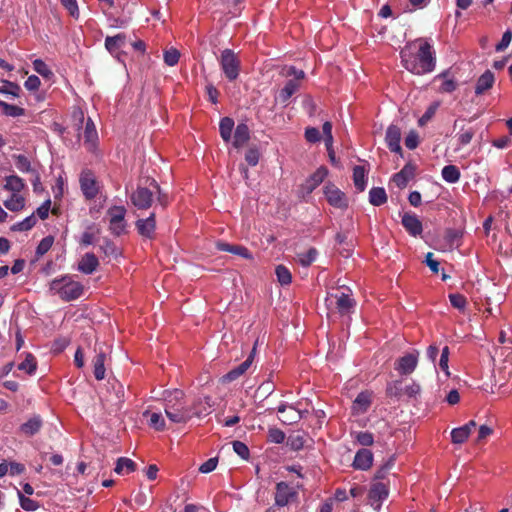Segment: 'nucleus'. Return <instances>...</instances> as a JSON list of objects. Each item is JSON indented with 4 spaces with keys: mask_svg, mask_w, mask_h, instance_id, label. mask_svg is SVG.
Instances as JSON below:
<instances>
[{
    "mask_svg": "<svg viewBox=\"0 0 512 512\" xmlns=\"http://www.w3.org/2000/svg\"><path fill=\"white\" fill-rule=\"evenodd\" d=\"M386 144L391 152L402 155V148L400 146L401 141V129L396 125H390L386 130L385 135Z\"/></svg>",
    "mask_w": 512,
    "mask_h": 512,
    "instance_id": "obj_15",
    "label": "nucleus"
},
{
    "mask_svg": "<svg viewBox=\"0 0 512 512\" xmlns=\"http://www.w3.org/2000/svg\"><path fill=\"white\" fill-rule=\"evenodd\" d=\"M49 290L57 294L64 301L76 300L83 294V285L74 281L70 276L53 279L49 284Z\"/></svg>",
    "mask_w": 512,
    "mask_h": 512,
    "instance_id": "obj_3",
    "label": "nucleus"
},
{
    "mask_svg": "<svg viewBox=\"0 0 512 512\" xmlns=\"http://www.w3.org/2000/svg\"><path fill=\"white\" fill-rule=\"evenodd\" d=\"M495 82L494 73L486 70L478 79L475 86V94L482 95L487 90L491 89Z\"/></svg>",
    "mask_w": 512,
    "mask_h": 512,
    "instance_id": "obj_24",
    "label": "nucleus"
},
{
    "mask_svg": "<svg viewBox=\"0 0 512 512\" xmlns=\"http://www.w3.org/2000/svg\"><path fill=\"white\" fill-rule=\"evenodd\" d=\"M33 69L46 79H51L54 76L52 70L48 65L41 59H35L33 61Z\"/></svg>",
    "mask_w": 512,
    "mask_h": 512,
    "instance_id": "obj_43",
    "label": "nucleus"
},
{
    "mask_svg": "<svg viewBox=\"0 0 512 512\" xmlns=\"http://www.w3.org/2000/svg\"><path fill=\"white\" fill-rule=\"evenodd\" d=\"M356 305L355 300L348 294L341 293L337 296L336 308L341 315H347L352 312Z\"/></svg>",
    "mask_w": 512,
    "mask_h": 512,
    "instance_id": "obj_25",
    "label": "nucleus"
},
{
    "mask_svg": "<svg viewBox=\"0 0 512 512\" xmlns=\"http://www.w3.org/2000/svg\"><path fill=\"white\" fill-rule=\"evenodd\" d=\"M317 255H318L317 250L312 247L306 252L297 254L298 262L302 266L308 267L316 260Z\"/></svg>",
    "mask_w": 512,
    "mask_h": 512,
    "instance_id": "obj_39",
    "label": "nucleus"
},
{
    "mask_svg": "<svg viewBox=\"0 0 512 512\" xmlns=\"http://www.w3.org/2000/svg\"><path fill=\"white\" fill-rule=\"evenodd\" d=\"M389 495V489L387 485L380 481H375L371 484L368 500L369 504L373 507L374 510H380L382 506V502L387 499Z\"/></svg>",
    "mask_w": 512,
    "mask_h": 512,
    "instance_id": "obj_10",
    "label": "nucleus"
},
{
    "mask_svg": "<svg viewBox=\"0 0 512 512\" xmlns=\"http://www.w3.org/2000/svg\"><path fill=\"white\" fill-rule=\"evenodd\" d=\"M400 57L404 68L415 75L430 73L436 66L435 52L430 43L423 39L405 45Z\"/></svg>",
    "mask_w": 512,
    "mask_h": 512,
    "instance_id": "obj_1",
    "label": "nucleus"
},
{
    "mask_svg": "<svg viewBox=\"0 0 512 512\" xmlns=\"http://www.w3.org/2000/svg\"><path fill=\"white\" fill-rule=\"evenodd\" d=\"M277 279L281 285H288L292 281L291 272L284 265H278L275 269Z\"/></svg>",
    "mask_w": 512,
    "mask_h": 512,
    "instance_id": "obj_46",
    "label": "nucleus"
},
{
    "mask_svg": "<svg viewBox=\"0 0 512 512\" xmlns=\"http://www.w3.org/2000/svg\"><path fill=\"white\" fill-rule=\"evenodd\" d=\"M298 497L297 491L288 483L281 481L275 487V506L284 507L294 502Z\"/></svg>",
    "mask_w": 512,
    "mask_h": 512,
    "instance_id": "obj_7",
    "label": "nucleus"
},
{
    "mask_svg": "<svg viewBox=\"0 0 512 512\" xmlns=\"http://www.w3.org/2000/svg\"><path fill=\"white\" fill-rule=\"evenodd\" d=\"M17 493L22 509L26 511H35L38 509L39 505L36 501L25 497L20 491H17Z\"/></svg>",
    "mask_w": 512,
    "mask_h": 512,
    "instance_id": "obj_55",
    "label": "nucleus"
},
{
    "mask_svg": "<svg viewBox=\"0 0 512 512\" xmlns=\"http://www.w3.org/2000/svg\"><path fill=\"white\" fill-rule=\"evenodd\" d=\"M36 222H37V220L35 218V215L32 214V215L26 217L24 220L13 224L11 226V230L15 231V232L16 231H28L35 226Z\"/></svg>",
    "mask_w": 512,
    "mask_h": 512,
    "instance_id": "obj_40",
    "label": "nucleus"
},
{
    "mask_svg": "<svg viewBox=\"0 0 512 512\" xmlns=\"http://www.w3.org/2000/svg\"><path fill=\"white\" fill-rule=\"evenodd\" d=\"M394 466V459L390 458L384 465H382L375 473L374 480H382L389 473Z\"/></svg>",
    "mask_w": 512,
    "mask_h": 512,
    "instance_id": "obj_61",
    "label": "nucleus"
},
{
    "mask_svg": "<svg viewBox=\"0 0 512 512\" xmlns=\"http://www.w3.org/2000/svg\"><path fill=\"white\" fill-rule=\"evenodd\" d=\"M268 440L275 444H281L285 440V433L278 428H271L268 432Z\"/></svg>",
    "mask_w": 512,
    "mask_h": 512,
    "instance_id": "obj_60",
    "label": "nucleus"
},
{
    "mask_svg": "<svg viewBox=\"0 0 512 512\" xmlns=\"http://www.w3.org/2000/svg\"><path fill=\"white\" fill-rule=\"evenodd\" d=\"M211 413L210 398L197 399L190 404V420L193 417L202 418Z\"/></svg>",
    "mask_w": 512,
    "mask_h": 512,
    "instance_id": "obj_18",
    "label": "nucleus"
},
{
    "mask_svg": "<svg viewBox=\"0 0 512 512\" xmlns=\"http://www.w3.org/2000/svg\"><path fill=\"white\" fill-rule=\"evenodd\" d=\"M256 346L257 341L254 343V346L247 359L241 364H239L237 367L231 369L226 375H224V381L232 382L247 372V370L251 367L254 361V357L256 354Z\"/></svg>",
    "mask_w": 512,
    "mask_h": 512,
    "instance_id": "obj_11",
    "label": "nucleus"
},
{
    "mask_svg": "<svg viewBox=\"0 0 512 512\" xmlns=\"http://www.w3.org/2000/svg\"><path fill=\"white\" fill-rule=\"evenodd\" d=\"M474 135H475V131L472 128H469L467 130H462L457 136L459 145L460 146L468 145L472 141Z\"/></svg>",
    "mask_w": 512,
    "mask_h": 512,
    "instance_id": "obj_62",
    "label": "nucleus"
},
{
    "mask_svg": "<svg viewBox=\"0 0 512 512\" xmlns=\"http://www.w3.org/2000/svg\"><path fill=\"white\" fill-rule=\"evenodd\" d=\"M15 160V166L16 168L21 172H30L31 169V162L30 160L23 154H18L13 156Z\"/></svg>",
    "mask_w": 512,
    "mask_h": 512,
    "instance_id": "obj_51",
    "label": "nucleus"
},
{
    "mask_svg": "<svg viewBox=\"0 0 512 512\" xmlns=\"http://www.w3.org/2000/svg\"><path fill=\"white\" fill-rule=\"evenodd\" d=\"M371 404V394L369 392H360L354 400V407L359 406L362 412H365Z\"/></svg>",
    "mask_w": 512,
    "mask_h": 512,
    "instance_id": "obj_49",
    "label": "nucleus"
},
{
    "mask_svg": "<svg viewBox=\"0 0 512 512\" xmlns=\"http://www.w3.org/2000/svg\"><path fill=\"white\" fill-rule=\"evenodd\" d=\"M233 450L238 456H240L244 460H247L250 456L249 448L245 443L241 441L233 442Z\"/></svg>",
    "mask_w": 512,
    "mask_h": 512,
    "instance_id": "obj_59",
    "label": "nucleus"
},
{
    "mask_svg": "<svg viewBox=\"0 0 512 512\" xmlns=\"http://www.w3.org/2000/svg\"><path fill=\"white\" fill-rule=\"evenodd\" d=\"M100 248L106 256L117 257V255L119 254L118 248L116 247L114 242H112L109 239H105L103 245H101Z\"/></svg>",
    "mask_w": 512,
    "mask_h": 512,
    "instance_id": "obj_63",
    "label": "nucleus"
},
{
    "mask_svg": "<svg viewBox=\"0 0 512 512\" xmlns=\"http://www.w3.org/2000/svg\"><path fill=\"white\" fill-rule=\"evenodd\" d=\"M136 470V463L127 457H120L117 459L114 471L117 474H129Z\"/></svg>",
    "mask_w": 512,
    "mask_h": 512,
    "instance_id": "obj_31",
    "label": "nucleus"
},
{
    "mask_svg": "<svg viewBox=\"0 0 512 512\" xmlns=\"http://www.w3.org/2000/svg\"><path fill=\"white\" fill-rule=\"evenodd\" d=\"M372 464L373 453L367 448H362L357 451L352 466L354 469L366 471L371 468Z\"/></svg>",
    "mask_w": 512,
    "mask_h": 512,
    "instance_id": "obj_17",
    "label": "nucleus"
},
{
    "mask_svg": "<svg viewBox=\"0 0 512 512\" xmlns=\"http://www.w3.org/2000/svg\"><path fill=\"white\" fill-rule=\"evenodd\" d=\"M164 411L170 422L186 424L190 421V404L182 390H166L163 392Z\"/></svg>",
    "mask_w": 512,
    "mask_h": 512,
    "instance_id": "obj_2",
    "label": "nucleus"
},
{
    "mask_svg": "<svg viewBox=\"0 0 512 512\" xmlns=\"http://www.w3.org/2000/svg\"><path fill=\"white\" fill-rule=\"evenodd\" d=\"M80 188L86 199H94L98 192L99 187L97 180L91 170H83L79 178Z\"/></svg>",
    "mask_w": 512,
    "mask_h": 512,
    "instance_id": "obj_8",
    "label": "nucleus"
},
{
    "mask_svg": "<svg viewBox=\"0 0 512 512\" xmlns=\"http://www.w3.org/2000/svg\"><path fill=\"white\" fill-rule=\"evenodd\" d=\"M97 138H98V135H97L95 125H94L92 119L88 118L86 121L85 130H84L85 143H89V144L93 145Z\"/></svg>",
    "mask_w": 512,
    "mask_h": 512,
    "instance_id": "obj_44",
    "label": "nucleus"
},
{
    "mask_svg": "<svg viewBox=\"0 0 512 512\" xmlns=\"http://www.w3.org/2000/svg\"><path fill=\"white\" fill-rule=\"evenodd\" d=\"M306 442L305 433H295L289 435L287 439V446L293 451H299L303 449Z\"/></svg>",
    "mask_w": 512,
    "mask_h": 512,
    "instance_id": "obj_35",
    "label": "nucleus"
},
{
    "mask_svg": "<svg viewBox=\"0 0 512 512\" xmlns=\"http://www.w3.org/2000/svg\"><path fill=\"white\" fill-rule=\"evenodd\" d=\"M54 242V238L52 236L44 237L37 246L36 254L38 256H43L46 254L52 247Z\"/></svg>",
    "mask_w": 512,
    "mask_h": 512,
    "instance_id": "obj_53",
    "label": "nucleus"
},
{
    "mask_svg": "<svg viewBox=\"0 0 512 512\" xmlns=\"http://www.w3.org/2000/svg\"><path fill=\"white\" fill-rule=\"evenodd\" d=\"M449 300L451 305L458 310H464L467 305L466 297L459 293L450 294Z\"/></svg>",
    "mask_w": 512,
    "mask_h": 512,
    "instance_id": "obj_54",
    "label": "nucleus"
},
{
    "mask_svg": "<svg viewBox=\"0 0 512 512\" xmlns=\"http://www.w3.org/2000/svg\"><path fill=\"white\" fill-rule=\"evenodd\" d=\"M299 89V82L296 80H288L285 86L280 90L278 99L281 103H287L293 94Z\"/></svg>",
    "mask_w": 512,
    "mask_h": 512,
    "instance_id": "obj_30",
    "label": "nucleus"
},
{
    "mask_svg": "<svg viewBox=\"0 0 512 512\" xmlns=\"http://www.w3.org/2000/svg\"><path fill=\"white\" fill-rule=\"evenodd\" d=\"M135 226L137 232L145 238L152 239L154 238L155 229H156V218L155 213H151L145 219H138L135 222Z\"/></svg>",
    "mask_w": 512,
    "mask_h": 512,
    "instance_id": "obj_14",
    "label": "nucleus"
},
{
    "mask_svg": "<svg viewBox=\"0 0 512 512\" xmlns=\"http://www.w3.org/2000/svg\"><path fill=\"white\" fill-rule=\"evenodd\" d=\"M328 169L320 166L302 185L301 189L306 193H312L326 178Z\"/></svg>",
    "mask_w": 512,
    "mask_h": 512,
    "instance_id": "obj_12",
    "label": "nucleus"
},
{
    "mask_svg": "<svg viewBox=\"0 0 512 512\" xmlns=\"http://www.w3.org/2000/svg\"><path fill=\"white\" fill-rule=\"evenodd\" d=\"M216 247L219 251L228 252L234 255L241 256L245 259H252L250 251L242 245L229 244L223 241L216 243Z\"/></svg>",
    "mask_w": 512,
    "mask_h": 512,
    "instance_id": "obj_23",
    "label": "nucleus"
},
{
    "mask_svg": "<svg viewBox=\"0 0 512 512\" xmlns=\"http://www.w3.org/2000/svg\"><path fill=\"white\" fill-rule=\"evenodd\" d=\"M260 153L256 147L249 148L245 154V160L250 166H256L259 162Z\"/></svg>",
    "mask_w": 512,
    "mask_h": 512,
    "instance_id": "obj_64",
    "label": "nucleus"
},
{
    "mask_svg": "<svg viewBox=\"0 0 512 512\" xmlns=\"http://www.w3.org/2000/svg\"><path fill=\"white\" fill-rule=\"evenodd\" d=\"M369 202L373 206H381L387 202V194L382 187H373L369 191Z\"/></svg>",
    "mask_w": 512,
    "mask_h": 512,
    "instance_id": "obj_32",
    "label": "nucleus"
},
{
    "mask_svg": "<svg viewBox=\"0 0 512 512\" xmlns=\"http://www.w3.org/2000/svg\"><path fill=\"white\" fill-rule=\"evenodd\" d=\"M149 426L156 431H163L166 428L165 420L161 413H151L149 419Z\"/></svg>",
    "mask_w": 512,
    "mask_h": 512,
    "instance_id": "obj_50",
    "label": "nucleus"
},
{
    "mask_svg": "<svg viewBox=\"0 0 512 512\" xmlns=\"http://www.w3.org/2000/svg\"><path fill=\"white\" fill-rule=\"evenodd\" d=\"M402 225L406 231L416 237L422 233V223L414 214L405 213L402 217Z\"/></svg>",
    "mask_w": 512,
    "mask_h": 512,
    "instance_id": "obj_20",
    "label": "nucleus"
},
{
    "mask_svg": "<svg viewBox=\"0 0 512 512\" xmlns=\"http://www.w3.org/2000/svg\"><path fill=\"white\" fill-rule=\"evenodd\" d=\"M150 187L154 188V195L155 194L157 195L158 203L161 206L166 207L169 203L168 195L162 191V189H161L160 185L157 183V181L154 179H151Z\"/></svg>",
    "mask_w": 512,
    "mask_h": 512,
    "instance_id": "obj_48",
    "label": "nucleus"
},
{
    "mask_svg": "<svg viewBox=\"0 0 512 512\" xmlns=\"http://www.w3.org/2000/svg\"><path fill=\"white\" fill-rule=\"evenodd\" d=\"M249 139H250L249 127L244 123L238 124L236 126L235 133H234L233 146L237 149L241 148L245 143L248 142Z\"/></svg>",
    "mask_w": 512,
    "mask_h": 512,
    "instance_id": "obj_26",
    "label": "nucleus"
},
{
    "mask_svg": "<svg viewBox=\"0 0 512 512\" xmlns=\"http://www.w3.org/2000/svg\"><path fill=\"white\" fill-rule=\"evenodd\" d=\"M367 171L364 166L357 165L353 169V183L359 192H363L366 188Z\"/></svg>",
    "mask_w": 512,
    "mask_h": 512,
    "instance_id": "obj_29",
    "label": "nucleus"
},
{
    "mask_svg": "<svg viewBox=\"0 0 512 512\" xmlns=\"http://www.w3.org/2000/svg\"><path fill=\"white\" fill-rule=\"evenodd\" d=\"M4 85L0 86L1 94L12 95L13 97H19L21 92V87L15 83L8 80L3 81Z\"/></svg>",
    "mask_w": 512,
    "mask_h": 512,
    "instance_id": "obj_45",
    "label": "nucleus"
},
{
    "mask_svg": "<svg viewBox=\"0 0 512 512\" xmlns=\"http://www.w3.org/2000/svg\"><path fill=\"white\" fill-rule=\"evenodd\" d=\"M126 35L119 33L115 36H107L105 38V48L111 53H115L119 48L125 45Z\"/></svg>",
    "mask_w": 512,
    "mask_h": 512,
    "instance_id": "obj_28",
    "label": "nucleus"
},
{
    "mask_svg": "<svg viewBox=\"0 0 512 512\" xmlns=\"http://www.w3.org/2000/svg\"><path fill=\"white\" fill-rule=\"evenodd\" d=\"M180 58V53L177 49L171 48L164 52V62L168 66H174L178 63Z\"/></svg>",
    "mask_w": 512,
    "mask_h": 512,
    "instance_id": "obj_57",
    "label": "nucleus"
},
{
    "mask_svg": "<svg viewBox=\"0 0 512 512\" xmlns=\"http://www.w3.org/2000/svg\"><path fill=\"white\" fill-rule=\"evenodd\" d=\"M4 206L13 212L20 211L25 206V199L19 194H12L10 199L6 200L4 202Z\"/></svg>",
    "mask_w": 512,
    "mask_h": 512,
    "instance_id": "obj_37",
    "label": "nucleus"
},
{
    "mask_svg": "<svg viewBox=\"0 0 512 512\" xmlns=\"http://www.w3.org/2000/svg\"><path fill=\"white\" fill-rule=\"evenodd\" d=\"M37 368V361L33 354L27 353L25 359L18 365V369L32 375Z\"/></svg>",
    "mask_w": 512,
    "mask_h": 512,
    "instance_id": "obj_38",
    "label": "nucleus"
},
{
    "mask_svg": "<svg viewBox=\"0 0 512 512\" xmlns=\"http://www.w3.org/2000/svg\"><path fill=\"white\" fill-rule=\"evenodd\" d=\"M324 195L327 202L334 208L346 209L348 207V199L345 193L333 183H327L324 186Z\"/></svg>",
    "mask_w": 512,
    "mask_h": 512,
    "instance_id": "obj_9",
    "label": "nucleus"
},
{
    "mask_svg": "<svg viewBox=\"0 0 512 512\" xmlns=\"http://www.w3.org/2000/svg\"><path fill=\"white\" fill-rule=\"evenodd\" d=\"M99 266L98 258L94 253H86L78 262V270L84 274H92Z\"/></svg>",
    "mask_w": 512,
    "mask_h": 512,
    "instance_id": "obj_22",
    "label": "nucleus"
},
{
    "mask_svg": "<svg viewBox=\"0 0 512 512\" xmlns=\"http://www.w3.org/2000/svg\"><path fill=\"white\" fill-rule=\"evenodd\" d=\"M0 108L6 116L19 117L24 115L25 110L19 106L8 104L3 100H0Z\"/></svg>",
    "mask_w": 512,
    "mask_h": 512,
    "instance_id": "obj_41",
    "label": "nucleus"
},
{
    "mask_svg": "<svg viewBox=\"0 0 512 512\" xmlns=\"http://www.w3.org/2000/svg\"><path fill=\"white\" fill-rule=\"evenodd\" d=\"M417 364L418 354L408 353L397 360L395 370L402 375H409L416 369Z\"/></svg>",
    "mask_w": 512,
    "mask_h": 512,
    "instance_id": "obj_13",
    "label": "nucleus"
},
{
    "mask_svg": "<svg viewBox=\"0 0 512 512\" xmlns=\"http://www.w3.org/2000/svg\"><path fill=\"white\" fill-rule=\"evenodd\" d=\"M95 356L92 360L93 364V374L97 380H102L105 378V361H106V353L102 349L101 346L94 347Z\"/></svg>",
    "mask_w": 512,
    "mask_h": 512,
    "instance_id": "obj_16",
    "label": "nucleus"
},
{
    "mask_svg": "<svg viewBox=\"0 0 512 512\" xmlns=\"http://www.w3.org/2000/svg\"><path fill=\"white\" fill-rule=\"evenodd\" d=\"M220 66L229 81H234L240 73L241 61L231 49H224L220 57Z\"/></svg>",
    "mask_w": 512,
    "mask_h": 512,
    "instance_id": "obj_4",
    "label": "nucleus"
},
{
    "mask_svg": "<svg viewBox=\"0 0 512 512\" xmlns=\"http://www.w3.org/2000/svg\"><path fill=\"white\" fill-rule=\"evenodd\" d=\"M62 6L68 11L69 15L74 19H78L80 12L77 0H60Z\"/></svg>",
    "mask_w": 512,
    "mask_h": 512,
    "instance_id": "obj_52",
    "label": "nucleus"
},
{
    "mask_svg": "<svg viewBox=\"0 0 512 512\" xmlns=\"http://www.w3.org/2000/svg\"><path fill=\"white\" fill-rule=\"evenodd\" d=\"M460 175V170L455 165H447L442 169V177L448 183L458 182Z\"/></svg>",
    "mask_w": 512,
    "mask_h": 512,
    "instance_id": "obj_36",
    "label": "nucleus"
},
{
    "mask_svg": "<svg viewBox=\"0 0 512 512\" xmlns=\"http://www.w3.org/2000/svg\"><path fill=\"white\" fill-rule=\"evenodd\" d=\"M357 442L362 446H371L374 443V436L371 432L361 431L356 434Z\"/></svg>",
    "mask_w": 512,
    "mask_h": 512,
    "instance_id": "obj_58",
    "label": "nucleus"
},
{
    "mask_svg": "<svg viewBox=\"0 0 512 512\" xmlns=\"http://www.w3.org/2000/svg\"><path fill=\"white\" fill-rule=\"evenodd\" d=\"M108 387L114 392L115 403L121 404L124 402V386L116 379L108 381Z\"/></svg>",
    "mask_w": 512,
    "mask_h": 512,
    "instance_id": "obj_42",
    "label": "nucleus"
},
{
    "mask_svg": "<svg viewBox=\"0 0 512 512\" xmlns=\"http://www.w3.org/2000/svg\"><path fill=\"white\" fill-rule=\"evenodd\" d=\"M42 424V418L35 415L21 425V431L27 436H33L40 431Z\"/></svg>",
    "mask_w": 512,
    "mask_h": 512,
    "instance_id": "obj_27",
    "label": "nucleus"
},
{
    "mask_svg": "<svg viewBox=\"0 0 512 512\" xmlns=\"http://www.w3.org/2000/svg\"><path fill=\"white\" fill-rule=\"evenodd\" d=\"M277 412L282 415L279 419L284 424H293L301 419L300 411L296 410L292 405L280 404L277 407Z\"/></svg>",
    "mask_w": 512,
    "mask_h": 512,
    "instance_id": "obj_19",
    "label": "nucleus"
},
{
    "mask_svg": "<svg viewBox=\"0 0 512 512\" xmlns=\"http://www.w3.org/2000/svg\"><path fill=\"white\" fill-rule=\"evenodd\" d=\"M234 128V120L230 117H224L220 120L219 123V131L222 139L225 142L230 141L232 136V131Z\"/></svg>",
    "mask_w": 512,
    "mask_h": 512,
    "instance_id": "obj_33",
    "label": "nucleus"
},
{
    "mask_svg": "<svg viewBox=\"0 0 512 512\" xmlns=\"http://www.w3.org/2000/svg\"><path fill=\"white\" fill-rule=\"evenodd\" d=\"M415 175V167L408 163L398 173L393 176V181L399 188H405L408 182Z\"/></svg>",
    "mask_w": 512,
    "mask_h": 512,
    "instance_id": "obj_21",
    "label": "nucleus"
},
{
    "mask_svg": "<svg viewBox=\"0 0 512 512\" xmlns=\"http://www.w3.org/2000/svg\"><path fill=\"white\" fill-rule=\"evenodd\" d=\"M150 178L146 180L148 186H138L131 194L130 200L134 207L140 210H146L151 207L154 196V188L150 187Z\"/></svg>",
    "mask_w": 512,
    "mask_h": 512,
    "instance_id": "obj_6",
    "label": "nucleus"
},
{
    "mask_svg": "<svg viewBox=\"0 0 512 512\" xmlns=\"http://www.w3.org/2000/svg\"><path fill=\"white\" fill-rule=\"evenodd\" d=\"M386 394L389 397L400 398L403 394L400 381H393L387 384Z\"/></svg>",
    "mask_w": 512,
    "mask_h": 512,
    "instance_id": "obj_56",
    "label": "nucleus"
},
{
    "mask_svg": "<svg viewBox=\"0 0 512 512\" xmlns=\"http://www.w3.org/2000/svg\"><path fill=\"white\" fill-rule=\"evenodd\" d=\"M5 181L4 189L12 191L13 194L19 193L25 186L23 179L17 175L7 176Z\"/></svg>",
    "mask_w": 512,
    "mask_h": 512,
    "instance_id": "obj_34",
    "label": "nucleus"
},
{
    "mask_svg": "<svg viewBox=\"0 0 512 512\" xmlns=\"http://www.w3.org/2000/svg\"><path fill=\"white\" fill-rule=\"evenodd\" d=\"M470 436L469 432L463 426L454 428L451 431V440L454 444L464 443Z\"/></svg>",
    "mask_w": 512,
    "mask_h": 512,
    "instance_id": "obj_47",
    "label": "nucleus"
},
{
    "mask_svg": "<svg viewBox=\"0 0 512 512\" xmlns=\"http://www.w3.org/2000/svg\"><path fill=\"white\" fill-rule=\"evenodd\" d=\"M126 208L124 206H112L107 210L109 217V230L114 236H121L126 232Z\"/></svg>",
    "mask_w": 512,
    "mask_h": 512,
    "instance_id": "obj_5",
    "label": "nucleus"
}]
</instances>
